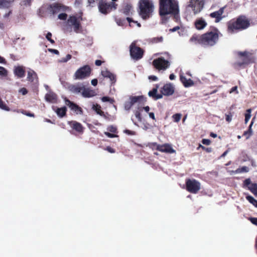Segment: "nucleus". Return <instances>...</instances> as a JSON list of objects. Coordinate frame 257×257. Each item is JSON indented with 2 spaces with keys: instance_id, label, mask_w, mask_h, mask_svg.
<instances>
[{
  "instance_id": "f257e3e1",
  "label": "nucleus",
  "mask_w": 257,
  "mask_h": 257,
  "mask_svg": "<svg viewBox=\"0 0 257 257\" xmlns=\"http://www.w3.org/2000/svg\"><path fill=\"white\" fill-rule=\"evenodd\" d=\"M81 19L74 15H70L63 23L62 29L64 33L72 35L80 34L83 31Z\"/></svg>"
},
{
  "instance_id": "f03ea898",
  "label": "nucleus",
  "mask_w": 257,
  "mask_h": 257,
  "mask_svg": "<svg viewBox=\"0 0 257 257\" xmlns=\"http://www.w3.org/2000/svg\"><path fill=\"white\" fill-rule=\"evenodd\" d=\"M160 15L178 14L179 7L176 0H160Z\"/></svg>"
},
{
  "instance_id": "7ed1b4c3",
  "label": "nucleus",
  "mask_w": 257,
  "mask_h": 257,
  "mask_svg": "<svg viewBox=\"0 0 257 257\" xmlns=\"http://www.w3.org/2000/svg\"><path fill=\"white\" fill-rule=\"evenodd\" d=\"M154 10V3L152 0H139V14L143 20L151 17Z\"/></svg>"
},
{
  "instance_id": "20e7f679",
  "label": "nucleus",
  "mask_w": 257,
  "mask_h": 257,
  "mask_svg": "<svg viewBox=\"0 0 257 257\" xmlns=\"http://www.w3.org/2000/svg\"><path fill=\"white\" fill-rule=\"evenodd\" d=\"M50 11L53 14H58V18L61 20H66V12L70 11L69 8L60 4H54L50 6Z\"/></svg>"
},
{
  "instance_id": "39448f33",
  "label": "nucleus",
  "mask_w": 257,
  "mask_h": 257,
  "mask_svg": "<svg viewBox=\"0 0 257 257\" xmlns=\"http://www.w3.org/2000/svg\"><path fill=\"white\" fill-rule=\"evenodd\" d=\"M219 35L217 31L207 32L203 34V46L208 47L215 45L218 41Z\"/></svg>"
},
{
  "instance_id": "423d86ee",
  "label": "nucleus",
  "mask_w": 257,
  "mask_h": 257,
  "mask_svg": "<svg viewBox=\"0 0 257 257\" xmlns=\"http://www.w3.org/2000/svg\"><path fill=\"white\" fill-rule=\"evenodd\" d=\"M241 29V16L236 19H232L227 23V32L230 34L237 33Z\"/></svg>"
},
{
  "instance_id": "0eeeda50",
  "label": "nucleus",
  "mask_w": 257,
  "mask_h": 257,
  "mask_svg": "<svg viewBox=\"0 0 257 257\" xmlns=\"http://www.w3.org/2000/svg\"><path fill=\"white\" fill-rule=\"evenodd\" d=\"M149 147L153 149L159 150L160 152L169 154L175 153V150L172 148V146L169 144L164 145H159L156 143H150Z\"/></svg>"
},
{
  "instance_id": "6e6552de",
  "label": "nucleus",
  "mask_w": 257,
  "mask_h": 257,
  "mask_svg": "<svg viewBox=\"0 0 257 257\" xmlns=\"http://www.w3.org/2000/svg\"><path fill=\"white\" fill-rule=\"evenodd\" d=\"M91 72V69L88 65H85L79 68L74 75V79L75 80L83 79L88 77Z\"/></svg>"
},
{
  "instance_id": "1a4fd4ad",
  "label": "nucleus",
  "mask_w": 257,
  "mask_h": 257,
  "mask_svg": "<svg viewBox=\"0 0 257 257\" xmlns=\"http://www.w3.org/2000/svg\"><path fill=\"white\" fill-rule=\"evenodd\" d=\"M204 7V0H190L187 7L190 8L194 15L199 13Z\"/></svg>"
},
{
  "instance_id": "9d476101",
  "label": "nucleus",
  "mask_w": 257,
  "mask_h": 257,
  "mask_svg": "<svg viewBox=\"0 0 257 257\" xmlns=\"http://www.w3.org/2000/svg\"><path fill=\"white\" fill-rule=\"evenodd\" d=\"M117 5L114 3L111 4L107 3L105 1L100 0L98 4V9L101 13L106 14L111 10H115L116 9Z\"/></svg>"
},
{
  "instance_id": "9b49d317",
  "label": "nucleus",
  "mask_w": 257,
  "mask_h": 257,
  "mask_svg": "<svg viewBox=\"0 0 257 257\" xmlns=\"http://www.w3.org/2000/svg\"><path fill=\"white\" fill-rule=\"evenodd\" d=\"M254 61L255 57L253 53L248 51L242 52V66L253 63Z\"/></svg>"
},
{
  "instance_id": "f8f14e48",
  "label": "nucleus",
  "mask_w": 257,
  "mask_h": 257,
  "mask_svg": "<svg viewBox=\"0 0 257 257\" xmlns=\"http://www.w3.org/2000/svg\"><path fill=\"white\" fill-rule=\"evenodd\" d=\"M153 64L155 67L159 70H165L170 65L169 62L165 60L162 57L155 59L153 62Z\"/></svg>"
},
{
  "instance_id": "ddd939ff",
  "label": "nucleus",
  "mask_w": 257,
  "mask_h": 257,
  "mask_svg": "<svg viewBox=\"0 0 257 257\" xmlns=\"http://www.w3.org/2000/svg\"><path fill=\"white\" fill-rule=\"evenodd\" d=\"M130 54L134 59L138 60L142 57L143 51L140 48L136 46L135 44L132 43L130 46Z\"/></svg>"
},
{
  "instance_id": "4468645a",
  "label": "nucleus",
  "mask_w": 257,
  "mask_h": 257,
  "mask_svg": "<svg viewBox=\"0 0 257 257\" xmlns=\"http://www.w3.org/2000/svg\"><path fill=\"white\" fill-rule=\"evenodd\" d=\"M207 25V21L203 17H198L194 21V27L198 31L203 30Z\"/></svg>"
},
{
  "instance_id": "2eb2a0df",
  "label": "nucleus",
  "mask_w": 257,
  "mask_h": 257,
  "mask_svg": "<svg viewBox=\"0 0 257 257\" xmlns=\"http://www.w3.org/2000/svg\"><path fill=\"white\" fill-rule=\"evenodd\" d=\"M142 96H141L130 97L129 100L124 103V109L126 110H129L135 103H140L142 101Z\"/></svg>"
},
{
  "instance_id": "dca6fc26",
  "label": "nucleus",
  "mask_w": 257,
  "mask_h": 257,
  "mask_svg": "<svg viewBox=\"0 0 257 257\" xmlns=\"http://www.w3.org/2000/svg\"><path fill=\"white\" fill-rule=\"evenodd\" d=\"M243 187L247 188L255 196H257V184L252 183L250 179H246L243 182Z\"/></svg>"
},
{
  "instance_id": "f3484780",
  "label": "nucleus",
  "mask_w": 257,
  "mask_h": 257,
  "mask_svg": "<svg viewBox=\"0 0 257 257\" xmlns=\"http://www.w3.org/2000/svg\"><path fill=\"white\" fill-rule=\"evenodd\" d=\"M101 75L106 78H108L111 82V84H113L116 82V76L107 69H104L101 70Z\"/></svg>"
},
{
  "instance_id": "a211bd4d",
  "label": "nucleus",
  "mask_w": 257,
  "mask_h": 257,
  "mask_svg": "<svg viewBox=\"0 0 257 257\" xmlns=\"http://www.w3.org/2000/svg\"><path fill=\"white\" fill-rule=\"evenodd\" d=\"M161 92L164 95H171L174 92V87L171 83L166 84L162 88Z\"/></svg>"
},
{
  "instance_id": "6ab92c4d",
  "label": "nucleus",
  "mask_w": 257,
  "mask_h": 257,
  "mask_svg": "<svg viewBox=\"0 0 257 257\" xmlns=\"http://www.w3.org/2000/svg\"><path fill=\"white\" fill-rule=\"evenodd\" d=\"M68 124L72 129L77 132L81 134L83 133L84 127L80 123L76 121H70L68 122Z\"/></svg>"
},
{
  "instance_id": "aec40b11",
  "label": "nucleus",
  "mask_w": 257,
  "mask_h": 257,
  "mask_svg": "<svg viewBox=\"0 0 257 257\" xmlns=\"http://www.w3.org/2000/svg\"><path fill=\"white\" fill-rule=\"evenodd\" d=\"M224 7L220 8L218 11L212 13L210 14V17L215 19V22H219L222 19V14L224 13Z\"/></svg>"
},
{
  "instance_id": "412c9836",
  "label": "nucleus",
  "mask_w": 257,
  "mask_h": 257,
  "mask_svg": "<svg viewBox=\"0 0 257 257\" xmlns=\"http://www.w3.org/2000/svg\"><path fill=\"white\" fill-rule=\"evenodd\" d=\"M45 99L48 102L55 103L57 101V96L55 93L51 90H49L45 96Z\"/></svg>"
},
{
  "instance_id": "4be33fe9",
  "label": "nucleus",
  "mask_w": 257,
  "mask_h": 257,
  "mask_svg": "<svg viewBox=\"0 0 257 257\" xmlns=\"http://www.w3.org/2000/svg\"><path fill=\"white\" fill-rule=\"evenodd\" d=\"M66 104L69 107V108L74 111L77 114H81L82 113V109L79 107L78 105L70 101L68 99L65 100Z\"/></svg>"
},
{
  "instance_id": "5701e85b",
  "label": "nucleus",
  "mask_w": 257,
  "mask_h": 257,
  "mask_svg": "<svg viewBox=\"0 0 257 257\" xmlns=\"http://www.w3.org/2000/svg\"><path fill=\"white\" fill-rule=\"evenodd\" d=\"M190 42L195 44H200L203 46V34L202 35H193L190 39Z\"/></svg>"
},
{
  "instance_id": "b1692460",
  "label": "nucleus",
  "mask_w": 257,
  "mask_h": 257,
  "mask_svg": "<svg viewBox=\"0 0 257 257\" xmlns=\"http://www.w3.org/2000/svg\"><path fill=\"white\" fill-rule=\"evenodd\" d=\"M14 73L18 77L23 78L25 76V71L23 66H17L14 67Z\"/></svg>"
},
{
  "instance_id": "393cba45",
  "label": "nucleus",
  "mask_w": 257,
  "mask_h": 257,
  "mask_svg": "<svg viewBox=\"0 0 257 257\" xmlns=\"http://www.w3.org/2000/svg\"><path fill=\"white\" fill-rule=\"evenodd\" d=\"M96 95V93L95 90L91 89L89 88H85L84 87L83 90L82 92V95L84 97L89 98L94 96Z\"/></svg>"
},
{
  "instance_id": "a878e982",
  "label": "nucleus",
  "mask_w": 257,
  "mask_h": 257,
  "mask_svg": "<svg viewBox=\"0 0 257 257\" xmlns=\"http://www.w3.org/2000/svg\"><path fill=\"white\" fill-rule=\"evenodd\" d=\"M84 87V86L82 84H77L70 86L69 89L72 92L77 94L82 91Z\"/></svg>"
},
{
  "instance_id": "bb28decb",
  "label": "nucleus",
  "mask_w": 257,
  "mask_h": 257,
  "mask_svg": "<svg viewBox=\"0 0 257 257\" xmlns=\"http://www.w3.org/2000/svg\"><path fill=\"white\" fill-rule=\"evenodd\" d=\"M15 0H0V8H9L13 4Z\"/></svg>"
},
{
  "instance_id": "cd10ccee",
  "label": "nucleus",
  "mask_w": 257,
  "mask_h": 257,
  "mask_svg": "<svg viewBox=\"0 0 257 257\" xmlns=\"http://www.w3.org/2000/svg\"><path fill=\"white\" fill-rule=\"evenodd\" d=\"M180 80L185 87H190L194 84L193 81L190 79H187L185 76L180 75Z\"/></svg>"
},
{
  "instance_id": "c85d7f7f",
  "label": "nucleus",
  "mask_w": 257,
  "mask_h": 257,
  "mask_svg": "<svg viewBox=\"0 0 257 257\" xmlns=\"http://www.w3.org/2000/svg\"><path fill=\"white\" fill-rule=\"evenodd\" d=\"M28 80L31 82H33L35 79H38L37 73L33 70H29L28 71Z\"/></svg>"
},
{
  "instance_id": "c756f323",
  "label": "nucleus",
  "mask_w": 257,
  "mask_h": 257,
  "mask_svg": "<svg viewBox=\"0 0 257 257\" xmlns=\"http://www.w3.org/2000/svg\"><path fill=\"white\" fill-rule=\"evenodd\" d=\"M92 109L94 110L97 113V114L105 117L104 112L101 110V106L97 104H93L92 106Z\"/></svg>"
},
{
  "instance_id": "7c9ffc66",
  "label": "nucleus",
  "mask_w": 257,
  "mask_h": 257,
  "mask_svg": "<svg viewBox=\"0 0 257 257\" xmlns=\"http://www.w3.org/2000/svg\"><path fill=\"white\" fill-rule=\"evenodd\" d=\"M250 25V20L242 16V30L246 29Z\"/></svg>"
},
{
  "instance_id": "2f4dec72",
  "label": "nucleus",
  "mask_w": 257,
  "mask_h": 257,
  "mask_svg": "<svg viewBox=\"0 0 257 257\" xmlns=\"http://www.w3.org/2000/svg\"><path fill=\"white\" fill-rule=\"evenodd\" d=\"M157 92V88H154L152 91H149L148 93V95L150 97H156V99L161 98L162 97V95H156Z\"/></svg>"
},
{
  "instance_id": "473e14b6",
  "label": "nucleus",
  "mask_w": 257,
  "mask_h": 257,
  "mask_svg": "<svg viewBox=\"0 0 257 257\" xmlns=\"http://www.w3.org/2000/svg\"><path fill=\"white\" fill-rule=\"evenodd\" d=\"M66 108L65 107L58 108L56 110L57 115L60 117L64 116L66 114Z\"/></svg>"
},
{
  "instance_id": "72a5a7b5",
  "label": "nucleus",
  "mask_w": 257,
  "mask_h": 257,
  "mask_svg": "<svg viewBox=\"0 0 257 257\" xmlns=\"http://www.w3.org/2000/svg\"><path fill=\"white\" fill-rule=\"evenodd\" d=\"M255 117H253V118L252 119L249 125V128L248 131H245L244 132L243 135L246 136V138H248V137L251 134V126L253 123V121Z\"/></svg>"
},
{
  "instance_id": "f704fd0d",
  "label": "nucleus",
  "mask_w": 257,
  "mask_h": 257,
  "mask_svg": "<svg viewBox=\"0 0 257 257\" xmlns=\"http://www.w3.org/2000/svg\"><path fill=\"white\" fill-rule=\"evenodd\" d=\"M132 9V6L130 5H126L122 10V12L125 15H129L131 10Z\"/></svg>"
},
{
  "instance_id": "c9c22d12",
  "label": "nucleus",
  "mask_w": 257,
  "mask_h": 257,
  "mask_svg": "<svg viewBox=\"0 0 257 257\" xmlns=\"http://www.w3.org/2000/svg\"><path fill=\"white\" fill-rule=\"evenodd\" d=\"M251 109H248L246 112L245 113V119H244V122L245 123H247L249 119L251 117Z\"/></svg>"
},
{
  "instance_id": "e433bc0d",
  "label": "nucleus",
  "mask_w": 257,
  "mask_h": 257,
  "mask_svg": "<svg viewBox=\"0 0 257 257\" xmlns=\"http://www.w3.org/2000/svg\"><path fill=\"white\" fill-rule=\"evenodd\" d=\"M246 199L250 203L257 208V200L256 199L251 196H247Z\"/></svg>"
},
{
  "instance_id": "4c0bfd02",
  "label": "nucleus",
  "mask_w": 257,
  "mask_h": 257,
  "mask_svg": "<svg viewBox=\"0 0 257 257\" xmlns=\"http://www.w3.org/2000/svg\"><path fill=\"white\" fill-rule=\"evenodd\" d=\"M0 108L6 111H10V109L9 107L5 104L2 99L0 98Z\"/></svg>"
},
{
  "instance_id": "58836bf2",
  "label": "nucleus",
  "mask_w": 257,
  "mask_h": 257,
  "mask_svg": "<svg viewBox=\"0 0 257 257\" xmlns=\"http://www.w3.org/2000/svg\"><path fill=\"white\" fill-rule=\"evenodd\" d=\"M142 110V108L139 107L138 110L135 111V114L136 118L138 119L139 121H142V117L141 116L140 111Z\"/></svg>"
},
{
  "instance_id": "ea45409f",
  "label": "nucleus",
  "mask_w": 257,
  "mask_h": 257,
  "mask_svg": "<svg viewBox=\"0 0 257 257\" xmlns=\"http://www.w3.org/2000/svg\"><path fill=\"white\" fill-rule=\"evenodd\" d=\"M32 0H22L20 5L24 7H29L31 5Z\"/></svg>"
},
{
  "instance_id": "a19ab883",
  "label": "nucleus",
  "mask_w": 257,
  "mask_h": 257,
  "mask_svg": "<svg viewBox=\"0 0 257 257\" xmlns=\"http://www.w3.org/2000/svg\"><path fill=\"white\" fill-rule=\"evenodd\" d=\"M8 75V71L3 67L0 66V76L5 77Z\"/></svg>"
},
{
  "instance_id": "79ce46f5",
  "label": "nucleus",
  "mask_w": 257,
  "mask_h": 257,
  "mask_svg": "<svg viewBox=\"0 0 257 257\" xmlns=\"http://www.w3.org/2000/svg\"><path fill=\"white\" fill-rule=\"evenodd\" d=\"M181 116L180 113H176L172 116V117L175 122H178L180 120Z\"/></svg>"
},
{
  "instance_id": "37998d69",
  "label": "nucleus",
  "mask_w": 257,
  "mask_h": 257,
  "mask_svg": "<svg viewBox=\"0 0 257 257\" xmlns=\"http://www.w3.org/2000/svg\"><path fill=\"white\" fill-rule=\"evenodd\" d=\"M101 100L103 102H109L111 103H113L114 102L113 99L109 98L107 96H103L101 98Z\"/></svg>"
},
{
  "instance_id": "c03bdc74",
  "label": "nucleus",
  "mask_w": 257,
  "mask_h": 257,
  "mask_svg": "<svg viewBox=\"0 0 257 257\" xmlns=\"http://www.w3.org/2000/svg\"><path fill=\"white\" fill-rule=\"evenodd\" d=\"M52 34L50 32H48L46 35V39L51 43H54V41L51 39Z\"/></svg>"
},
{
  "instance_id": "a18cd8bd",
  "label": "nucleus",
  "mask_w": 257,
  "mask_h": 257,
  "mask_svg": "<svg viewBox=\"0 0 257 257\" xmlns=\"http://www.w3.org/2000/svg\"><path fill=\"white\" fill-rule=\"evenodd\" d=\"M248 220L254 225L257 226V218L256 217H249Z\"/></svg>"
},
{
  "instance_id": "49530a36",
  "label": "nucleus",
  "mask_w": 257,
  "mask_h": 257,
  "mask_svg": "<svg viewBox=\"0 0 257 257\" xmlns=\"http://www.w3.org/2000/svg\"><path fill=\"white\" fill-rule=\"evenodd\" d=\"M107 130L111 133H115L116 132V128L115 126L110 125L108 127Z\"/></svg>"
},
{
  "instance_id": "de8ad7c7",
  "label": "nucleus",
  "mask_w": 257,
  "mask_h": 257,
  "mask_svg": "<svg viewBox=\"0 0 257 257\" xmlns=\"http://www.w3.org/2000/svg\"><path fill=\"white\" fill-rule=\"evenodd\" d=\"M126 20L128 21V22L130 23V26H131V23L132 22H133V23H134L135 24H137V26L139 27H141V25H140V23H138V22H137V21H134L132 20L130 18H127Z\"/></svg>"
},
{
  "instance_id": "09e8293b",
  "label": "nucleus",
  "mask_w": 257,
  "mask_h": 257,
  "mask_svg": "<svg viewBox=\"0 0 257 257\" xmlns=\"http://www.w3.org/2000/svg\"><path fill=\"white\" fill-rule=\"evenodd\" d=\"M202 143L205 145H209L211 141L209 139H204L202 140Z\"/></svg>"
},
{
  "instance_id": "8fccbe9b",
  "label": "nucleus",
  "mask_w": 257,
  "mask_h": 257,
  "mask_svg": "<svg viewBox=\"0 0 257 257\" xmlns=\"http://www.w3.org/2000/svg\"><path fill=\"white\" fill-rule=\"evenodd\" d=\"M104 134L107 137H108V138H115V137H117L116 135L112 134H111L110 133H108V132H105Z\"/></svg>"
},
{
  "instance_id": "3c124183",
  "label": "nucleus",
  "mask_w": 257,
  "mask_h": 257,
  "mask_svg": "<svg viewBox=\"0 0 257 257\" xmlns=\"http://www.w3.org/2000/svg\"><path fill=\"white\" fill-rule=\"evenodd\" d=\"M19 92L22 93L23 95H26L28 93L27 90L25 88H22L19 90Z\"/></svg>"
},
{
  "instance_id": "603ef678",
  "label": "nucleus",
  "mask_w": 257,
  "mask_h": 257,
  "mask_svg": "<svg viewBox=\"0 0 257 257\" xmlns=\"http://www.w3.org/2000/svg\"><path fill=\"white\" fill-rule=\"evenodd\" d=\"M124 133L128 135H135V133L133 131H131L128 130H125L124 131Z\"/></svg>"
},
{
  "instance_id": "864d4df0",
  "label": "nucleus",
  "mask_w": 257,
  "mask_h": 257,
  "mask_svg": "<svg viewBox=\"0 0 257 257\" xmlns=\"http://www.w3.org/2000/svg\"><path fill=\"white\" fill-rule=\"evenodd\" d=\"M116 22L118 26H122L124 23V20L116 19Z\"/></svg>"
},
{
  "instance_id": "5fc2aeb1",
  "label": "nucleus",
  "mask_w": 257,
  "mask_h": 257,
  "mask_svg": "<svg viewBox=\"0 0 257 257\" xmlns=\"http://www.w3.org/2000/svg\"><path fill=\"white\" fill-rule=\"evenodd\" d=\"M232 120V115L226 114V120L228 122H230Z\"/></svg>"
},
{
  "instance_id": "6e6d98bb",
  "label": "nucleus",
  "mask_w": 257,
  "mask_h": 257,
  "mask_svg": "<svg viewBox=\"0 0 257 257\" xmlns=\"http://www.w3.org/2000/svg\"><path fill=\"white\" fill-rule=\"evenodd\" d=\"M148 78L150 79V80H152L153 81H157L158 80V78L157 76H154V75H151V76H149Z\"/></svg>"
},
{
  "instance_id": "4d7b16f0",
  "label": "nucleus",
  "mask_w": 257,
  "mask_h": 257,
  "mask_svg": "<svg viewBox=\"0 0 257 257\" xmlns=\"http://www.w3.org/2000/svg\"><path fill=\"white\" fill-rule=\"evenodd\" d=\"M71 58V56L70 54H67L66 56V58L63 59L62 61L64 62H66L69 60H70Z\"/></svg>"
},
{
  "instance_id": "13d9d810",
  "label": "nucleus",
  "mask_w": 257,
  "mask_h": 257,
  "mask_svg": "<svg viewBox=\"0 0 257 257\" xmlns=\"http://www.w3.org/2000/svg\"><path fill=\"white\" fill-rule=\"evenodd\" d=\"M48 51L57 55L59 54V51L56 49H48Z\"/></svg>"
},
{
  "instance_id": "bf43d9fd",
  "label": "nucleus",
  "mask_w": 257,
  "mask_h": 257,
  "mask_svg": "<svg viewBox=\"0 0 257 257\" xmlns=\"http://www.w3.org/2000/svg\"><path fill=\"white\" fill-rule=\"evenodd\" d=\"M97 79H93L91 80V83L92 85L96 86L97 84Z\"/></svg>"
},
{
  "instance_id": "052dcab7",
  "label": "nucleus",
  "mask_w": 257,
  "mask_h": 257,
  "mask_svg": "<svg viewBox=\"0 0 257 257\" xmlns=\"http://www.w3.org/2000/svg\"><path fill=\"white\" fill-rule=\"evenodd\" d=\"M106 150L109 153H114V150L113 149H112V148L110 147H107L106 149Z\"/></svg>"
},
{
  "instance_id": "680f3d73",
  "label": "nucleus",
  "mask_w": 257,
  "mask_h": 257,
  "mask_svg": "<svg viewBox=\"0 0 257 257\" xmlns=\"http://www.w3.org/2000/svg\"><path fill=\"white\" fill-rule=\"evenodd\" d=\"M237 86L233 87L230 90V93H231L235 91L237 93H238V91H237Z\"/></svg>"
},
{
  "instance_id": "e2e57ef3",
  "label": "nucleus",
  "mask_w": 257,
  "mask_h": 257,
  "mask_svg": "<svg viewBox=\"0 0 257 257\" xmlns=\"http://www.w3.org/2000/svg\"><path fill=\"white\" fill-rule=\"evenodd\" d=\"M0 63L1 64H6V61L5 60V58H4L3 57H1L0 56Z\"/></svg>"
},
{
  "instance_id": "0e129e2a",
  "label": "nucleus",
  "mask_w": 257,
  "mask_h": 257,
  "mask_svg": "<svg viewBox=\"0 0 257 257\" xmlns=\"http://www.w3.org/2000/svg\"><path fill=\"white\" fill-rule=\"evenodd\" d=\"M95 64L96 66H100L102 64V62L100 60H97L95 61Z\"/></svg>"
},
{
  "instance_id": "69168bd1",
  "label": "nucleus",
  "mask_w": 257,
  "mask_h": 257,
  "mask_svg": "<svg viewBox=\"0 0 257 257\" xmlns=\"http://www.w3.org/2000/svg\"><path fill=\"white\" fill-rule=\"evenodd\" d=\"M149 115L150 118H152L153 119H155V114L153 112H150L149 113Z\"/></svg>"
},
{
  "instance_id": "338daca9",
  "label": "nucleus",
  "mask_w": 257,
  "mask_h": 257,
  "mask_svg": "<svg viewBox=\"0 0 257 257\" xmlns=\"http://www.w3.org/2000/svg\"><path fill=\"white\" fill-rule=\"evenodd\" d=\"M248 171V168L246 167H242V172H247Z\"/></svg>"
},
{
  "instance_id": "774afa93",
  "label": "nucleus",
  "mask_w": 257,
  "mask_h": 257,
  "mask_svg": "<svg viewBox=\"0 0 257 257\" xmlns=\"http://www.w3.org/2000/svg\"><path fill=\"white\" fill-rule=\"evenodd\" d=\"M179 29H180V28L178 26H177V27L173 28V29H170V31L171 32H175L177 30H179Z\"/></svg>"
}]
</instances>
